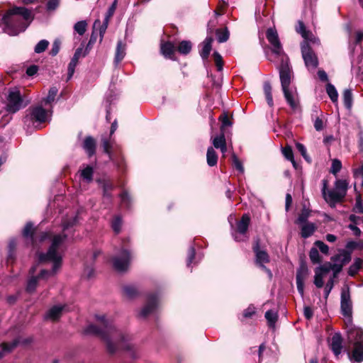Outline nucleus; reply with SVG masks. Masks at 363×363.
<instances>
[{
	"label": "nucleus",
	"instance_id": "nucleus-1",
	"mask_svg": "<svg viewBox=\"0 0 363 363\" xmlns=\"http://www.w3.org/2000/svg\"><path fill=\"white\" fill-rule=\"evenodd\" d=\"M77 221V216L63 220L62 223V233L60 234H53L50 231L41 233L39 241L43 242L46 240H49L51 242V245L47 253H38V261L40 262H52V272L43 269L40 271L39 275L36 277L32 276L28 281L26 286V291L28 292H33L37 287L39 280H47L49 277L56 274L61 267L64 243L69 235L72 234V228Z\"/></svg>",
	"mask_w": 363,
	"mask_h": 363
},
{
	"label": "nucleus",
	"instance_id": "nucleus-2",
	"mask_svg": "<svg viewBox=\"0 0 363 363\" xmlns=\"http://www.w3.org/2000/svg\"><path fill=\"white\" fill-rule=\"evenodd\" d=\"M96 319L99 325L91 324L85 329V333L98 335L106 345L108 352L114 353L119 349H123L133 354L134 346L130 342V337L118 330L104 315H96Z\"/></svg>",
	"mask_w": 363,
	"mask_h": 363
},
{
	"label": "nucleus",
	"instance_id": "nucleus-3",
	"mask_svg": "<svg viewBox=\"0 0 363 363\" xmlns=\"http://www.w3.org/2000/svg\"><path fill=\"white\" fill-rule=\"evenodd\" d=\"M34 15L31 10L25 7L15 6L3 17L4 30L9 35H16L23 32L31 23Z\"/></svg>",
	"mask_w": 363,
	"mask_h": 363
},
{
	"label": "nucleus",
	"instance_id": "nucleus-4",
	"mask_svg": "<svg viewBox=\"0 0 363 363\" xmlns=\"http://www.w3.org/2000/svg\"><path fill=\"white\" fill-rule=\"evenodd\" d=\"M279 77L281 89L287 104L292 110H298L299 108L298 95L296 88L291 84L293 72L289 67L288 59L282 60L279 67Z\"/></svg>",
	"mask_w": 363,
	"mask_h": 363
},
{
	"label": "nucleus",
	"instance_id": "nucleus-5",
	"mask_svg": "<svg viewBox=\"0 0 363 363\" xmlns=\"http://www.w3.org/2000/svg\"><path fill=\"white\" fill-rule=\"evenodd\" d=\"M349 343L353 346L351 362L359 363L363 361V330L359 328L351 327L347 331Z\"/></svg>",
	"mask_w": 363,
	"mask_h": 363
},
{
	"label": "nucleus",
	"instance_id": "nucleus-6",
	"mask_svg": "<svg viewBox=\"0 0 363 363\" xmlns=\"http://www.w3.org/2000/svg\"><path fill=\"white\" fill-rule=\"evenodd\" d=\"M322 194L324 199L330 204L340 201L346 195L348 182L345 179H337L333 189L327 191V181H323Z\"/></svg>",
	"mask_w": 363,
	"mask_h": 363
},
{
	"label": "nucleus",
	"instance_id": "nucleus-7",
	"mask_svg": "<svg viewBox=\"0 0 363 363\" xmlns=\"http://www.w3.org/2000/svg\"><path fill=\"white\" fill-rule=\"evenodd\" d=\"M19 89L16 87L9 90L6 96V111L9 113H15L25 106Z\"/></svg>",
	"mask_w": 363,
	"mask_h": 363
},
{
	"label": "nucleus",
	"instance_id": "nucleus-8",
	"mask_svg": "<svg viewBox=\"0 0 363 363\" xmlns=\"http://www.w3.org/2000/svg\"><path fill=\"white\" fill-rule=\"evenodd\" d=\"M301 53L305 65L309 71H313L318 65V60L316 55L312 50L308 42L301 44Z\"/></svg>",
	"mask_w": 363,
	"mask_h": 363
},
{
	"label": "nucleus",
	"instance_id": "nucleus-9",
	"mask_svg": "<svg viewBox=\"0 0 363 363\" xmlns=\"http://www.w3.org/2000/svg\"><path fill=\"white\" fill-rule=\"evenodd\" d=\"M123 245L120 250V255L113 259V267L118 272L125 271L129 266L131 259L129 250L126 248L125 244Z\"/></svg>",
	"mask_w": 363,
	"mask_h": 363
},
{
	"label": "nucleus",
	"instance_id": "nucleus-10",
	"mask_svg": "<svg viewBox=\"0 0 363 363\" xmlns=\"http://www.w3.org/2000/svg\"><path fill=\"white\" fill-rule=\"evenodd\" d=\"M250 218L247 214H244L241 220L237 224L236 229H232V235L237 242L247 240V231L250 224Z\"/></svg>",
	"mask_w": 363,
	"mask_h": 363
},
{
	"label": "nucleus",
	"instance_id": "nucleus-11",
	"mask_svg": "<svg viewBox=\"0 0 363 363\" xmlns=\"http://www.w3.org/2000/svg\"><path fill=\"white\" fill-rule=\"evenodd\" d=\"M340 307L342 314L351 321L352 313V303L351 301L350 289L348 287L344 288L341 291Z\"/></svg>",
	"mask_w": 363,
	"mask_h": 363
},
{
	"label": "nucleus",
	"instance_id": "nucleus-12",
	"mask_svg": "<svg viewBox=\"0 0 363 363\" xmlns=\"http://www.w3.org/2000/svg\"><path fill=\"white\" fill-rule=\"evenodd\" d=\"M253 250L255 253V262L262 269H263L269 275L270 278L272 277V273L270 269L267 268L264 264L268 263L269 262V257L266 251L261 250L259 249V242L257 241L254 246Z\"/></svg>",
	"mask_w": 363,
	"mask_h": 363
},
{
	"label": "nucleus",
	"instance_id": "nucleus-13",
	"mask_svg": "<svg viewBox=\"0 0 363 363\" xmlns=\"http://www.w3.org/2000/svg\"><path fill=\"white\" fill-rule=\"evenodd\" d=\"M159 306L158 294H151L148 295L146 305L141 309L139 313V317L145 318L150 314L152 313Z\"/></svg>",
	"mask_w": 363,
	"mask_h": 363
},
{
	"label": "nucleus",
	"instance_id": "nucleus-14",
	"mask_svg": "<svg viewBox=\"0 0 363 363\" xmlns=\"http://www.w3.org/2000/svg\"><path fill=\"white\" fill-rule=\"evenodd\" d=\"M266 35L272 46V52L277 55H281L283 50L277 30L274 28H269L267 30Z\"/></svg>",
	"mask_w": 363,
	"mask_h": 363
},
{
	"label": "nucleus",
	"instance_id": "nucleus-15",
	"mask_svg": "<svg viewBox=\"0 0 363 363\" xmlns=\"http://www.w3.org/2000/svg\"><path fill=\"white\" fill-rule=\"evenodd\" d=\"M308 274V269L306 264L300 265L296 272V286L297 290L301 296L304 294V281Z\"/></svg>",
	"mask_w": 363,
	"mask_h": 363
},
{
	"label": "nucleus",
	"instance_id": "nucleus-16",
	"mask_svg": "<svg viewBox=\"0 0 363 363\" xmlns=\"http://www.w3.org/2000/svg\"><path fill=\"white\" fill-rule=\"evenodd\" d=\"M47 110L43 108L42 106H36L31 108L30 119L40 123L45 122L50 116Z\"/></svg>",
	"mask_w": 363,
	"mask_h": 363
},
{
	"label": "nucleus",
	"instance_id": "nucleus-17",
	"mask_svg": "<svg viewBox=\"0 0 363 363\" xmlns=\"http://www.w3.org/2000/svg\"><path fill=\"white\" fill-rule=\"evenodd\" d=\"M97 182L103 190L104 199L111 202L112 199L111 191L114 189L113 184L110 180L106 179H98Z\"/></svg>",
	"mask_w": 363,
	"mask_h": 363
},
{
	"label": "nucleus",
	"instance_id": "nucleus-18",
	"mask_svg": "<svg viewBox=\"0 0 363 363\" xmlns=\"http://www.w3.org/2000/svg\"><path fill=\"white\" fill-rule=\"evenodd\" d=\"M330 347L335 356H338L342 350V339L340 333H336L331 337Z\"/></svg>",
	"mask_w": 363,
	"mask_h": 363
},
{
	"label": "nucleus",
	"instance_id": "nucleus-19",
	"mask_svg": "<svg viewBox=\"0 0 363 363\" xmlns=\"http://www.w3.org/2000/svg\"><path fill=\"white\" fill-rule=\"evenodd\" d=\"M296 32L300 33L301 36L305 39L304 42H311L313 43L319 44V40L313 37L312 34L306 30V27L303 22L298 21V26H296Z\"/></svg>",
	"mask_w": 363,
	"mask_h": 363
},
{
	"label": "nucleus",
	"instance_id": "nucleus-20",
	"mask_svg": "<svg viewBox=\"0 0 363 363\" xmlns=\"http://www.w3.org/2000/svg\"><path fill=\"white\" fill-rule=\"evenodd\" d=\"M331 260L333 262H338L340 264L344 266L350 262L351 252L345 250H341L339 251L338 254L331 257Z\"/></svg>",
	"mask_w": 363,
	"mask_h": 363
},
{
	"label": "nucleus",
	"instance_id": "nucleus-21",
	"mask_svg": "<svg viewBox=\"0 0 363 363\" xmlns=\"http://www.w3.org/2000/svg\"><path fill=\"white\" fill-rule=\"evenodd\" d=\"M213 39L211 36H207L203 42L201 43V50L200 51V55L203 60H206L208 57L210 52L211 50V44Z\"/></svg>",
	"mask_w": 363,
	"mask_h": 363
},
{
	"label": "nucleus",
	"instance_id": "nucleus-22",
	"mask_svg": "<svg viewBox=\"0 0 363 363\" xmlns=\"http://www.w3.org/2000/svg\"><path fill=\"white\" fill-rule=\"evenodd\" d=\"M83 148L89 157L94 155L96 151V142L94 139L91 136L86 137L84 140Z\"/></svg>",
	"mask_w": 363,
	"mask_h": 363
},
{
	"label": "nucleus",
	"instance_id": "nucleus-23",
	"mask_svg": "<svg viewBox=\"0 0 363 363\" xmlns=\"http://www.w3.org/2000/svg\"><path fill=\"white\" fill-rule=\"evenodd\" d=\"M64 309V306H55L52 307L45 315V318L46 320H57Z\"/></svg>",
	"mask_w": 363,
	"mask_h": 363
},
{
	"label": "nucleus",
	"instance_id": "nucleus-24",
	"mask_svg": "<svg viewBox=\"0 0 363 363\" xmlns=\"http://www.w3.org/2000/svg\"><path fill=\"white\" fill-rule=\"evenodd\" d=\"M301 225V235L303 238H308L311 237L316 230V226L313 223H304Z\"/></svg>",
	"mask_w": 363,
	"mask_h": 363
},
{
	"label": "nucleus",
	"instance_id": "nucleus-25",
	"mask_svg": "<svg viewBox=\"0 0 363 363\" xmlns=\"http://www.w3.org/2000/svg\"><path fill=\"white\" fill-rule=\"evenodd\" d=\"M175 52V46L171 42H167L161 45V52L166 57L173 59Z\"/></svg>",
	"mask_w": 363,
	"mask_h": 363
},
{
	"label": "nucleus",
	"instance_id": "nucleus-26",
	"mask_svg": "<svg viewBox=\"0 0 363 363\" xmlns=\"http://www.w3.org/2000/svg\"><path fill=\"white\" fill-rule=\"evenodd\" d=\"M123 295L128 299L135 298L139 294L136 286L133 284H127L123 287Z\"/></svg>",
	"mask_w": 363,
	"mask_h": 363
},
{
	"label": "nucleus",
	"instance_id": "nucleus-27",
	"mask_svg": "<svg viewBox=\"0 0 363 363\" xmlns=\"http://www.w3.org/2000/svg\"><path fill=\"white\" fill-rule=\"evenodd\" d=\"M125 44L123 43L121 40H119L117 43L116 54H115V62L118 64L125 56Z\"/></svg>",
	"mask_w": 363,
	"mask_h": 363
},
{
	"label": "nucleus",
	"instance_id": "nucleus-28",
	"mask_svg": "<svg viewBox=\"0 0 363 363\" xmlns=\"http://www.w3.org/2000/svg\"><path fill=\"white\" fill-rule=\"evenodd\" d=\"M206 160L210 167H213L217 164L218 155L212 147H209L207 150Z\"/></svg>",
	"mask_w": 363,
	"mask_h": 363
},
{
	"label": "nucleus",
	"instance_id": "nucleus-29",
	"mask_svg": "<svg viewBox=\"0 0 363 363\" xmlns=\"http://www.w3.org/2000/svg\"><path fill=\"white\" fill-rule=\"evenodd\" d=\"M363 264V260L361 258H355L352 264L350 265L348 269V274L350 277L356 275L361 269Z\"/></svg>",
	"mask_w": 363,
	"mask_h": 363
},
{
	"label": "nucleus",
	"instance_id": "nucleus-30",
	"mask_svg": "<svg viewBox=\"0 0 363 363\" xmlns=\"http://www.w3.org/2000/svg\"><path fill=\"white\" fill-rule=\"evenodd\" d=\"M264 316L268 322L269 326L274 328L278 318L277 313L273 310H269L265 313Z\"/></svg>",
	"mask_w": 363,
	"mask_h": 363
},
{
	"label": "nucleus",
	"instance_id": "nucleus-31",
	"mask_svg": "<svg viewBox=\"0 0 363 363\" xmlns=\"http://www.w3.org/2000/svg\"><path fill=\"white\" fill-rule=\"evenodd\" d=\"M58 89L55 86H52L49 89L48 96L44 98L42 101L45 105L50 104L52 103L56 98V96L57 94Z\"/></svg>",
	"mask_w": 363,
	"mask_h": 363
},
{
	"label": "nucleus",
	"instance_id": "nucleus-32",
	"mask_svg": "<svg viewBox=\"0 0 363 363\" xmlns=\"http://www.w3.org/2000/svg\"><path fill=\"white\" fill-rule=\"evenodd\" d=\"M326 91L330 99L333 103H337L338 93L335 87L330 83H328L326 86Z\"/></svg>",
	"mask_w": 363,
	"mask_h": 363
},
{
	"label": "nucleus",
	"instance_id": "nucleus-33",
	"mask_svg": "<svg viewBox=\"0 0 363 363\" xmlns=\"http://www.w3.org/2000/svg\"><path fill=\"white\" fill-rule=\"evenodd\" d=\"M343 102L345 104V106L347 109H350L352 106V94L351 90L350 89H345L343 91Z\"/></svg>",
	"mask_w": 363,
	"mask_h": 363
},
{
	"label": "nucleus",
	"instance_id": "nucleus-34",
	"mask_svg": "<svg viewBox=\"0 0 363 363\" xmlns=\"http://www.w3.org/2000/svg\"><path fill=\"white\" fill-rule=\"evenodd\" d=\"M87 28V23L86 21H80L77 22L74 25V30L75 33H78L79 35H83Z\"/></svg>",
	"mask_w": 363,
	"mask_h": 363
},
{
	"label": "nucleus",
	"instance_id": "nucleus-35",
	"mask_svg": "<svg viewBox=\"0 0 363 363\" xmlns=\"http://www.w3.org/2000/svg\"><path fill=\"white\" fill-rule=\"evenodd\" d=\"M93 174L94 169L91 166H87L81 171V177L87 182L92 181Z\"/></svg>",
	"mask_w": 363,
	"mask_h": 363
},
{
	"label": "nucleus",
	"instance_id": "nucleus-36",
	"mask_svg": "<svg viewBox=\"0 0 363 363\" xmlns=\"http://www.w3.org/2000/svg\"><path fill=\"white\" fill-rule=\"evenodd\" d=\"M282 154L286 160L291 162L293 166L296 168V163L294 159V152L290 146H286L282 149Z\"/></svg>",
	"mask_w": 363,
	"mask_h": 363
},
{
	"label": "nucleus",
	"instance_id": "nucleus-37",
	"mask_svg": "<svg viewBox=\"0 0 363 363\" xmlns=\"http://www.w3.org/2000/svg\"><path fill=\"white\" fill-rule=\"evenodd\" d=\"M191 50V43L187 40H183L180 43L178 47V51L181 54L186 55L189 53Z\"/></svg>",
	"mask_w": 363,
	"mask_h": 363
},
{
	"label": "nucleus",
	"instance_id": "nucleus-38",
	"mask_svg": "<svg viewBox=\"0 0 363 363\" xmlns=\"http://www.w3.org/2000/svg\"><path fill=\"white\" fill-rule=\"evenodd\" d=\"M216 37L219 43H224L229 38V31L227 28L223 30L218 29L216 30Z\"/></svg>",
	"mask_w": 363,
	"mask_h": 363
},
{
	"label": "nucleus",
	"instance_id": "nucleus-39",
	"mask_svg": "<svg viewBox=\"0 0 363 363\" xmlns=\"http://www.w3.org/2000/svg\"><path fill=\"white\" fill-rule=\"evenodd\" d=\"M212 143L213 146L219 149L223 145H225L226 143L225 138L224 135V133H222L220 135H217L212 138Z\"/></svg>",
	"mask_w": 363,
	"mask_h": 363
},
{
	"label": "nucleus",
	"instance_id": "nucleus-40",
	"mask_svg": "<svg viewBox=\"0 0 363 363\" xmlns=\"http://www.w3.org/2000/svg\"><path fill=\"white\" fill-rule=\"evenodd\" d=\"M309 257L311 262L314 264L320 263L321 262V258L318 252V250L315 247H313L311 249L309 252Z\"/></svg>",
	"mask_w": 363,
	"mask_h": 363
},
{
	"label": "nucleus",
	"instance_id": "nucleus-41",
	"mask_svg": "<svg viewBox=\"0 0 363 363\" xmlns=\"http://www.w3.org/2000/svg\"><path fill=\"white\" fill-rule=\"evenodd\" d=\"M310 216V211L306 208H303L301 211V214L298 216V218L296 220V223L302 224L304 223H308L307 220Z\"/></svg>",
	"mask_w": 363,
	"mask_h": 363
},
{
	"label": "nucleus",
	"instance_id": "nucleus-42",
	"mask_svg": "<svg viewBox=\"0 0 363 363\" xmlns=\"http://www.w3.org/2000/svg\"><path fill=\"white\" fill-rule=\"evenodd\" d=\"M78 64V62H77L74 60L71 59L68 67H67V80H69L72 79L74 74L75 68Z\"/></svg>",
	"mask_w": 363,
	"mask_h": 363
},
{
	"label": "nucleus",
	"instance_id": "nucleus-43",
	"mask_svg": "<svg viewBox=\"0 0 363 363\" xmlns=\"http://www.w3.org/2000/svg\"><path fill=\"white\" fill-rule=\"evenodd\" d=\"M120 198L121 204L124 205L126 208H129L131 203V198L128 195V192L124 191L122 194H120Z\"/></svg>",
	"mask_w": 363,
	"mask_h": 363
},
{
	"label": "nucleus",
	"instance_id": "nucleus-44",
	"mask_svg": "<svg viewBox=\"0 0 363 363\" xmlns=\"http://www.w3.org/2000/svg\"><path fill=\"white\" fill-rule=\"evenodd\" d=\"M48 45L49 42L48 40H41L35 45L34 50L36 53H41L47 49Z\"/></svg>",
	"mask_w": 363,
	"mask_h": 363
},
{
	"label": "nucleus",
	"instance_id": "nucleus-45",
	"mask_svg": "<svg viewBox=\"0 0 363 363\" xmlns=\"http://www.w3.org/2000/svg\"><path fill=\"white\" fill-rule=\"evenodd\" d=\"M342 168V163L340 160L337 159H334L332 162V165L330 168V172L334 175H336Z\"/></svg>",
	"mask_w": 363,
	"mask_h": 363
},
{
	"label": "nucleus",
	"instance_id": "nucleus-46",
	"mask_svg": "<svg viewBox=\"0 0 363 363\" xmlns=\"http://www.w3.org/2000/svg\"><path fill=\"white\" fill-rule=\"evenodd\" d=\"M315 246L318 250H319L323 254L328 255L329 253V247L325 244L323 241L317 240L314 243Z\"/></svg>",
	"mask_w": 363,
	"mask_h": 363
},
{
	"label": "nucleus",
	"instance_id": "nucleus-47",
	"mask_svg": "<svg viewBox=\"0 0 363 363\" xmlns=\"http://www.w3.org/2000/svg\"><path fill=\"white\" fill-rule=\"evenodd\" d=\"M330 270H331V263L326 262V263L318 267L315 271L325 276Z\"/></svg>",
	"mask_w": 363,
	"mask_h": 363
},
{
	"label": "nucleus",
	"instance_id": "nucleus-48",
	"mask_svg": "<svg viewBox=\"0 0 363 363\" xmlns=\"http://www.w3.org/2000/svg\"><path fill=\"white\" fill-rule=\"evenodd\" d=\"M325 275L315 271L314 284L317 288H322L323 286V279Z\"/></svg>",
	"mask_w": 363,
	"mask_h": 363
},
{
	"label": "nucleus",
	"instance_id": "nucleus-49",
	"mask_svg": "<svg viewBox=\"0 0 363 363\" xmlns=\"http://www.w3.org/2000/svg\"><path fill=\"white\" fill-rule=\"evenodd\" d=\"M23 235L26 238H30L31 241H33V224L31 223H28L23 230Z\"/></svg>",
	"mask_w": 363,
	"mask_h": 363
},
{
	"label": "nucleus",
	"instance_id": "nucleus-50",
	"mask_svg": "<svg viewBox=\"0 0 363 363\" xmlns=\"http://www.w3.org/2000/svg\"><path fill=\"white\" fill-rule=\"evenodd\" d=\"M213 55L218 71H221L223 65L221 55L216 51L213 52Z\"/></svg>",
	"mask_w": 363,
	"mask_h": 363
},
{
	"label": "nucleus",
	"instance_id": "nucleus-51",
	"mask_svg": "<svg viewBox=\"0 0 363 363\" xmlns=\"http://www.w3.org/2000/svg\"><path fill=\"white\" fill-rule=\"evenodd\" d=\"M334 286V279L333 278H330L326 283L324 288V297L325 299L328 298L331 290Z\"/></svg>",
	"mask_w": 363,
	"mask_h": 363
},
{
	"label": "nucleus",
	"instance_id": "nucleus-52",
	"mask_svg": "<svg viewBox=\"0 0 363 363\" xmlns=\"http://www.w3.org/2000/svg\"><path fill=\"white\" fill-rule=\"evenodd\" d=\"M88 52H89L86 50L83 52V45H82L75 50V52L72 59L76 60L77 62H79V58L82 57H85L88 54Z\"/></svg>",
	"mask_w": 363,
	"mask_h": 363
},
{
	"label": "nucleus",
	"instance_id": "nucleus-53",
	"mask_svg": "<svg viewBox=\"0 0 363 363\" xmlns=\"http://www.w3.org/2000/svg\"><path fill=\"white\" fill-rule=\"evenodd\" d=\"M122 220L119 216H116L112 222V228L116 233H119L121 229Z\"/></svg>",
	"mask_w": 363,
	"mask_h": 363
},
{
	"label": "nucleus",
	"instance_id": "nucleus-54",
	"mask_svg": "<svg viewBox=\"0 0 363 363\" xmlns=\"http://www.w3.org/2000/svg\"><path fill=\"white\" fill-rule=\"evenodd\" d=\"M232 158H233V164L234 167L237 170H238L240 173H243L244 167L242 166V162L239 160L238 157L235 154H233L232 156Z\"/></svg>",
	"mask_w": 363,
	"mask_h": 363
},
{
	"label": "nucleus",
	"instance_id": "nucleus-55",
	"mask_svg": "<svg viewBox=\"0 0 363 363\" xmlns=\"http://www.w3.org/2000/svg\"><path fill=\"white\" fill-rule=\"evenodd\" d=\"M60 45L61 42L60 40L56 39L54 40L50 52L52 56H55L57 55L60 49Z\"/></svg>",
	"mask_w": 363,
	"mask_h": 363
},
{
	"label": "nucleus",
	"instance_id": "nucleus-56",
	"mask_svg": "<svg viewBox=\"0 0 363 363\" xmlns=\"http://www.w3.org/2000/svg\"><path fill=\"white\" fill-rule=\"evenodd\" d=\"M343 266L337 262L331 263V270L333 272V276L332 278L333 279L337 277V275L342 271Z\"/></svg>",
	"mask_w": 363,
	"mask_h": 363
},
{
	"label": "nucleus",
	"instance_id": "nucleus-57",
	"mask_svg": "<svg viewBox=\"0 0 363 363\" xmlns=\"http://www.w3.org/2000/svg\"><path fill=\"white\" fill-rule=\"evenodd\" d=\"M116 6H117V0H114L113 4L111 5V6L108 9L106 16V24L107 23V21H108L109 18H111L113 15L116 9Z\"/></svg>",
	"mask_w": 363,
	"mask_h": 363
},
{
	"label": "nucleus",
	"instance_id": "nucleus-58",
	"mask_svg": "<svg viewBox=\"0 0 363 363\" xmlns=\"http://www.w3.org/2000/svg\"><path fill=\"white\" fill-rule=\"evenodd\" d=\"M60 4V0H48L46 8L48 11H55Z\"/></svg>",
	"mask_w": 363,
	"mask_h": 363
},
{
	"label": "nucleus",
	"instance_id": "nucleus-59",
	"mask_svg": "<svg viewBox=\"0 0 363 363\" xmlns=\"http://www.w3.org/2000/svg\"><path fill=\"white\" fill-rule=\"evenodd\" d=\"M195 257V249L193 246H191L188 251V257H187V267H190L193 259Z\"/></svg>",
	"mask_w": 363,
	"mask_h": 363
},
{
	"label": "nucleus",
	"instance_id": "nucleus-60",
	"mask_svg": "<svg viewBox=\"0 0 363 363\" xmlns=\"http://www.w3.org/2000/svg\"><path fill=\"white\" fill-rule=\"evenodd\" d=\"M220 120L221 121V130L226 127V126H230L232 125V123L229 121L228 116L224 113L221 116H220Z\"/></svg>",
	"mask_w": 363,
	"mask_h": 363
},
{
	"label": "nucleus",
	"instance_id": "nucleus-61",
	"mask_svg": "<svg viewBox=\"0 0 363 363\" xmlns=\"http://www.w3.org/2000/svg\"><path fill=\"white\" fill-rule=\"evenodd\" d=\"M255 313V308L253 306H248L243 312L245 318H250Z\"/></svg>",
	"mask_w": 363,
	"mask_h": 363
},
{
	"label": "nucleus",
	"instance_id": "nucleus-62",
	"mask_svg": "<svg viewBox=\"0 0 363 363\" xmlns=\"http://www.w3.org/2000/svg\"><path fill=\"white\" fill-rule=\"evenodd\" d=\"M96 38H97L96 35L94 34V33H92V34L91 35L90 39L86 45V48H85V50L86 51H88V52L89 51V50L91 48L93 45L96 43Z\"/></svg>",
	"mask_w": 363,
	"mask_h": 363
},
{
	"label": "nucleus",
	"instance_id": "nucleus-63",
	"mask_svg": "<svg viewBox=\"0 0 363 363\" xmlns=\"http://www.w3.org/2000/svg\"><path fill=\"white\" fill-rule=\"evenodd\" d=\"M102 143L104 152L108 155H110L111 149V145L110 142L107 139L104 138L102 140Z\"/></svg>",
	"mask_w": 363,
	"mask_h": 363
},
{
	"label": "nucleus",
	"instance_id": "nucleus-64",
	"mask_svg": "<svg viewBox=\"0 0 363 363\" xmlns=\"http://www.w3.org/2000/svg\"><path fill=\"white\" fill-rule=\"evenodd\" d=\"M354 209L356 212L363 213V203L360 199H357Z\"/></svg>",
	"mask_w": 363,
	"mask_h": 363
}]
</instances>
